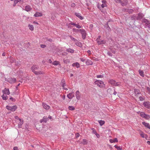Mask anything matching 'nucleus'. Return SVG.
Segmentation results:
<instances>
[{
	"mask_svg": "<svg viewBox=\"0 0 150 150\" xmlns=\"http://www.w3.org/2000/svg\"><path fill=\"white\" fill-rule=\"evenodd\" d=\"M38 68L39 67L38 66L35 65L32 66L31 69L32 71L36 75H39L44 74V72L42 71H35V70H37Z\"/></svg>",
	"mask_w": 150,
	"mask_h": 150,
	"instance_id": "obj_1",
	"label": "nucleus"
},
{
	"mask_svg": "<svg viewBox=\"0 0 150 150\" xmlns=\"http://www.w3.org/2000/svg\"><path fill=\"white\" fill-rule=\"evenodd\" d=\"M94 83L95 84L97 85L100 88H103L105 87V85L102 81L97 80Z\"/></svg>",
	"mask_w": 150,
	"mask_h": 150,
	"instance_id": "obj_2",
	"label": "nucleus"
},
{
	"mask_svg": "<svg viewBox=\"0 0 150 150\" xmlns=\"http://www.w3.org/2000/svg\"><path fill=\"white\" fill-rule=\"evenodd\" d=\"M109 83L113 86H118L120 84V82H116L114 80H110L108 81Z\"/></svg>",
	"mask_w": 150,
	"mask_h": 150,
	"instance_id": "obj_3",
	"label": "nucleus"
},
{
	"mask_svg": "<svg viewBox=\"0 0 150 150\" xmlns=\"http://www.w3.org/2000/svg\"><path fill=\"white\" fill-rule=\"evenodd\" d=\"M6 108L8 110L14 112L17 109V107L16 105H14L12 106L7 105L6 107Z\"/></svg>",
	"mask_w": 150,
	"mask_h": 150,
	"instance_id": "obj_4",
	"label": "nucleus"
},
{
	"mask_svg": "<svg viewBox=\"0 0 150 150\" xmlns=\"http://www.w3.org/2000/svg\"><path fill=\"white\" fill-rule=\"evenodd\" d=\"M80 32L81 34L82 38L83 39H85L87 35L86 30L83 29H80Z\"/></svg>",
	"mask_w": 150,
	"mask_h": 150,
	"instance_id": "obj_5",
	"label": "nucleus"
},
{
	"mask_svg": "<svg viewBox=\"0 0 150 150\" xmlns=\"http://www.w3.org/2000/svg\"><path fill=\"white\" fill-rule=\"evenodd\" d=\"M5 80L10 83H12L15 82L16 81V78H10L8 79L5 78Z\"/></svg>",
	"mask_w": 150,
	"mask_h": 150,
	"instance_id": "obj_6",
	"label": "nucleus"
},
{
	"mask_svg": "<svg viewBox=\"0 0 150 150\" xmlns=\"http://www.w3.org/2000/svg\"><path fill=\"white\" fill-rule=\"evenodd\" d=\"M140 115L142 117L147 119H149L150 118V116L146 114L144 112H141L140 113Z\"/></svg>",
	"mask_w": 150,
	"mask_h": 150,
	"instance_id": "obj_7",
	"label": "nucleus"
},
{
	"mask_svg": "<svg viewBox=\"0 0 150 150\" xmlns=\"http://www.w3.org/2000/svg\"><path fill=\"white\" fill-rule=\"evenodd\" d=\"M96 41H97V42L98 44V45H101L102 44H105L106 42V41L105 40H102L100 39H99V38L97 39Z\"/></svg>",
	"mask_w": 150,
	"mask_h": 150,
	"instance_id": "obj_8",
	"label": "nucleus"
},
{
	"mask_svg": "<svg viewBox=\"0 0 150 150\" xmlns=\"http://www.w3.org/2000/svg\"><path fill=\"white\" fill-rule=\"evenodd\" d=\"M2 92H3L4 94L7 95H9L10 93L9 89L6 88L2 90Z\"/></svg>",
	"mask_w": 150,
	"mask_h": 150,
	"instance_id": "obj_9",
	"label": "nucleus"
},
{
	"mask_svg": "<svg viewBox=\"0 0 150 150\" xmlns=\"http://www.w3.org/2000/svg\"><path fill=\"white\" fill-rule=\"evenodd\" d=\"M74 92H72L69 93V94H68L67 95V97L69 99H71L73 98L74 96Z\"/></svg>",
	"mask_w": 150,
	"mask_h": 150,
	"instance_id": "obj_10",
	"label": "nucleus"
},
{
	"mask_svg": "<svg viewBox=\"0 0 150 150\" xmlns=\"http://www.w3.org/2000/svg\"><path fill=\"white\" fill-rule=\"evenodd\" d=\"M143 105L146 108L148 109L150 108V104L149 102H145L143 103Z\"/></svg>",
	"mask_w": 150,
	"mask_h": 150,
	"instance_id": "obj_11",
	"label": "nucleus"
},
{
	"mask_svg": "<svg viewBox=\"0 0 150 150\" xmlns=\"http://www.w3.org/2000/svg\"><path fill=\"white\" fill-rule=\"evenodd\" d=\"M128 3V1L127 0H123L121 1L120 3L122 6H126L127 5Z\"/></svg>",
	"mask_w": 150,
	"mask_h": 150,
	"instance_id": "obj_12",
	"label": "nucleus"
},
{
	"mask_svg": "<svg viewBox=\"0 0 150 150\" xmlns=\"http://www.w3.org/2000/svg\"><path fill=\"white\" fill-rule=\"evenodd\" d=\"M144 22L145 23V26L146 27H148L150 28V23L146 19H145L144 21Z\"/></svg>",
	"mask_w": 150,
	"mask_h": 150,
	"instance_id": "obj_13",
	"label": "nucleus"
},
{
	"mask_svg": "<svg viewBox=\"0 0 150 150\" xmlns=\"http://www.w3.org/2000/svg\"><path fill=\"white\" fill-rule=\"evenodd\" d=\"M76 98L78 100H79L81 97L80 93L79 91H77L76 92Z\"/></svg>",
	"mask_w": 150,
	"mask_h": 150,
	"instance_id": "obj_14",
	"label": "nucleus"
},
{
	"mask_svg": "<svg viewBox=\"0 0 150 150\" xmlns=\"http://www.w3.org/2000/svg\"><path fill=\"white\" fill-rule=\"evenodd\" d=\"M137 16V20H140L143 18V15L142 13H140L138 14V16Z\"/></svg>",
	"mask_w": 150,
	"mask_h": 150,
	"instance_id": "obj_15",
	"label": "nucleus"
},
{
	"mask_svg": "<svg viewBox=\"0 0 150 150\" xmlns=\"http://www.w3.org/2000/svg\"><path fill=\"white\" fill-rule=\"evenodd\" d=\"M42 106L43 108L46 110L49 109L50 108V106L45 103H42Z\"/></svg>",
	"mask_w": 150,
	"mask_h": 150,
	"instance_id": "obj_16",
	"label": "nucleus"
},
{
	"mask_svg": "<svg viewBox=\"0 0 150 150\" xmlns=\"http://www.w3.org/2000/svg\"><path fill=\"white\" fill-rule=\"evenodd\" d=\"M42 16V13H41L39 12H36L35 14L34 15V16L35 17H38L39 16Z\"/></svg>",
	"mask_w": 150,
	"mask_h": 150,
	"instance_id": "obj_17",
	"label": "nucleus"
},
{
	"mask_svg": "<svg viewBox=\"0 0 150 150\" xmlns=\"http://www.w3.org/2000/svg\"><path fill=\"white\" fill-rule=\"evenodd\" d=\"M86 64L87 65H92L93 64V62L90 60L87 59L86 61Z\"/></svg>",
	"mask_w": 150,
	"mask_h": 150,
	"instance_id": "obj_18",
	"label": "nucleus"
},
{
	"mask_svg": "<svg viewBox=\"0 0 150 150\" xmlns=\"http://www.w3.org/2000/svg\"><path fill=\"white\" fill-rule=\"evenodd\" d=\"M48 120V118L47 117L44 116L43 117V119L40 120V122L42 123V122H46Z\"/></svg>",
	"mask_w": 150,
	"mask_h": 150,
	"instance_id": "obj_19",
	"label": "nucleus"
},
{
	"mask_svg": "<svg viewBox=\"0 0 150 150\" xmlns=\"http://www.w3.org/2000/svg\"><path fill=\"white\" fill-rule=\"evenodd\" d=\"M142 124L145 127L150 129V125L149 123L143 122H142Z\"/></svg>",
	"mask_w": 150,
	"mask_h": 150,
	"instance_id": "obj_20",
	"label": "nucleus"
},
{
	"mask_svg": "<svg viewBox=\"0 0 150 150\" xmlns=\"http://www.w3.org/2000/svg\"><path fill=\"white\" fill-rule=\"evenodd\" d=\"M19 120L20 121V122L18 123V128H20L21 127L22 125L23 124V120L21 119H19Z\"/></svg>",
	"mask_w": 150,
	"mask_h": 150,
	"instance_id": "obj_21",
	"label": "nucleus"
},
{
	"mask_svg": "<svg viewBox=\"0 0 150 150\" xmlns=\"http://www.w3.org/2000/svg\"><path fill=\"white\" fill-rule=\"evenodd\" d=\"M75 14L77 17H78L81 20H82L83 19V18L81 16V14L80 13H76Z\"/></svg>",
	"mask_w": 150,
	"mask_h": 150,
	"instance_id": "obj_22",
	"label": "nucleus"
},
{
	"mask_svg": "<svg viewBox=\"0 0 150 150\" xmlns=\"http://www.w3.org/2000/svg\"><path fill=\"white\" fill-rule=\"evenodd\" d=\"M72 66L73 67H76L77 68H78L80 67V64L79 63L77 62H76L73 63L72 64Z\"/></svg>",
	"mask_w": 150,
	"mask_h": 150,
	"instance_id": "obj_23",
	"label": "nucleus"
},
{
	"mask_svg": "<svg viewBox=\"0 0 150 150\" xmlns=\"http://www.w3.org/2000/svg\"><path fill=\"white\" fill-rule=\"evenodd\" d=\"M61 84L63 87H64L66 86V83L65 80L64 79H62L61 81Z\"/></svg>",
	"mask_w": 150,
	"mask_h": 150,
	"instance_id": "obj_24",
	"label": "nucleus"
},
{
	"mask_svg": "<svg viewBox=\"0 0 150 150\" xmlns=\"http://www.w3.org/2000/svg\"><path fill=\"white\" fill-rule=\"evenodd\" d=\"M25 9L26 11H31V10L32 9V8L30 6L28 5L25 6Z\"/></svg>",
	"mask_w": 150,
	"mask_h": 150,
	"instance_id": "obj_25",
	"label": "nucleus"
},
{
	"mask_svg": "<svg viewBox=\"0 0 150 150\" xmlns=\"http://www.w3.org/2000/svg\"><path fill=\"white\" fill-rule=\"evenodd\" d=\"M125 11L126 12H128L129 14L132 13L134 11V10L133 9H125Z\"/></svg>",
	"mask_w": 150,
	"mask_h": 150,
	"instance_id": "obj_26",
	"label": "nucleus"
},
{
	"mask_svg": "<svg viewBox=\"0 0 150 150\" xmlns=\"http://www.w3.org/2000/svg\"><path fill=\"white\" fill-rule=\"evenodd\" d=\"M66 51L68 52L73 53L74 52V50L70 48H67L66 49Z\"/></svg>",
	"mask_w": 150,
	"mask_h": 150,
	"instance_id": "obj_27",
	"label": "nucleus"
},
{
	"mask_svg": "<svg viewBox=\"0 0 150 150\" xmlns=\"http://www.w3.org/2000/svg\"><path fill=\"white\" fill-rule=\"evenodd\" d=\"M134 92L136 95L140 94V91L139 89H135L134 90Z\"/></svg>",
	"mask_w": 150,
	"mask_h": 150,
	"instance_id": "obj_28",
	"label": "nucleus"
},
{
	"mask_svg": "<svg viewBox=\"0 0 150 150\" xmlns=\"http://www.w3.org/2000/svg\"><path fill=\"white\" fill-rule=\"evenodd\" d=\"M75 44L76 45L79 46L80 47H81L82 46V45L81 42H79L77 40V42H75Z\"/></svg>",
	"mask_w": 150,
	"mask_h": 150,
	"instance_id": "obj_29",
	"label": "nucleus"
},
{
	"mask_svg": "<svg viewBox=\"0 0 150 150\" xmlns=\"http://www.w3.org/2000/svg\"><path fill=\"white\" fill-rule=\"evenodd\" d=\"M2 99L4 100H6L8 98V96L5 94H3L2 96Z\"/></svg>",
	"mask_w": 150,
	"mask_h": 150,
	"instance_id": "obj_30",
	"label": "nucleus"
},
{
	"mask_svg": "<svg viewBox=\"0 0 150 150\" xmlns=\"http://www.w3.org/2000/svg\"><path fill=\"white\" fill-rule=\"evenodd\" d=\"M98 121L101 126L104 125L105 122L104 121L102 120H98Z\"/></svg>",
	"mask_w": 150,
	"mask_h": 150,
	"instance_id": "obj_31",
	"label": "nucleus"
},
{
	"mask_svg": "<svg viewBox=\"0 0 150 150\" xmlns=\"http://www.w3.org/2000/svg\"><path fill=\"white\" fill-rule=\"evenodd\" d=\"M139 71L140 75L142 77H144V76L143 71L141 70H139Z\"/></svg>",
	"mask_w": 150,
	"mask_h": 150,
	"instance_id": "obj_32",
	"label": "nucleus"
},
{
	"mask_svg": "<svg viewBox=\"0 0 150 150\" xmlns=\"http://www.w3.org/2000/svg\"><path fill=\"white\" fill-rule=\"evenodd\" d=\"M68 109L71 110H74L75 109L74 107L72 106H69L68 107Z\"/></svg>",
	"mask_w": 150,
	"mask_h": 150,
	"instance_id": "obj_33",
	"label": "nucleus"
},
{
	"mask_svg": "<svg viewBox=\"0 0 150 150\" xmlns=\"http://www.w3.org/2000/svg\"><path fill=\"white\" fill-rule=\"evenodd\" d=\"M137 16L134 15H133L131 17V19L132 20H135L136 19H137Z\"/></svg>",
	"mask_w": 150,
	"mask_h": 150,
	"instance_id": "obj_34",
	"label": "nucleus"
},
{
	"mask_svg": "<svg viewBox=\"0 0 150 150\" xmlns=\"http://www.w3.org/2000/svg\"><path fill=\"white\" fill-rule=\"evenodd\" d=\"M28 26L31 30H34V27L32 25H29Z\"/></svg>",
	"mask_w": 150,
	"mask_h": 150,
	"instance_id": "obj_35",
	"label": "nucleus"
},
{
	"mask_svg": "<svg viewBox=\"0 0 150 150\" xmlns=\"http://www.w3.org/2000/svg\"><path fill=\"white\" fill-rule=\"evenodd\" d=\"M70 37L72 40L73 41L75 42H77V40L76 39L73 37L71 36H70Z\"/></svg>",
	"mask_w": 150,
	"mask_h": 150,
	"instance_id": "obj_36",
	"label": "nucleus"
},
{
	"mask_svg": "<svg viewBox=\"0 0 150 150\" xmlns=\"http://www.w3.org/2000/svg\"><path fill=\"white\" fill-rule=\"evenodd\" d=\"M72 30L73 32H75V33H77L78 32L80 31V29H78L74 28H73Z\"/></svg>",
	"mask_w": 150,
	"mask_h": 150,
	"instance_id": "obj_37",
	"label": "nucleus"
},
{
	"mask_svg": "<svg viewBox=\"0 0 150 150\" xmlns=\"http://www.w3.org/2000/svg\"><path fill=\"white\" fill-rule=\"evenodd\" d=\"M87 143V141L86 139H83V142L82 144L84 145L86 144Z\"/></svg>",
	"mask_w": 150,
	"mask_h": 150,
	"instance_id": "obj_38",
	"label": "nucleus"
},
{
	"mask_svg": "<svg viewBox=\"0 0 150 150\" xmlns=\"http://www.w3.org/2000/svg\"><path fill=\"white\" fill-rule=\"evenodd\" d=\"M75 27L78 28H81L82 27L81 25H80L79 23L76 24Z\"/></svg>",
	"mask_w": 150,
	"mask_h": 150,
	"instance_id": "obj_39",
	"label": "nucleus"
},
{
	"mask_svg": "<svg viewBox=\"0 0 150 150\" xmlns=\"http://www.w3.org/2000/svg\"><path fill=\"white\" fill-rule=\"evenodd\" d=\"M59 62L58 61H55L52 63V64L54 65H57L59 64Z\"/></svg>",
	"mask_w": 150,
	"mask_h": 150,
	"instance_id": "obj_40",
	"label": "nucleus"
},
{
	"mask_svg": "<svg viewBox=\"0 0 150 150\" xmlns=\"http://www.w3.org/2000/svg\"><path fill=\"white\" fill-rule=\"evenodd\" d=\"M69 60L68 59H64V62L65 63L67 64V63H69Z\"/></svg>",
	"mask_w": 150,
	"mask_h": 150,
	"instance_id": "obj_41",
	"label": "nucleus"
},
{
	"mask_svg": "<svg viewBox=\"0 0 150 150\" xmlns=\"http://www.w3.org/2000/svg\"><path fill=\"white\" fill-rule=\"evenodd\" d=\"M92 130V133L93 134H96V130H95V129L94 128H92L91 129Z\"/></svg>",
	"mask_w": 150,
	"mask_h": 150,
	"instance_id": "obj_42",
	"label": "nucleus"
},
{
	"mask_svg": "<svg viewBox=\"0 0 150 150\" xmlns=\"http://www.w3.org/2000/svg\"><path fill=\"white\" fill-rule=\"evenodd\" d=\"M18 2V1H17V0H15L14 1V4H13V6H15L16 4Z\"/></svg>",
	"mask_w": 150,
	"mask_h": 150,
	"instance_id": "obj_43",
	"label": "nucleus"
},
{
	"mask_svg": "<svg viewBox=\"0 0 150 150\" xmlns=\"http://www.w3.org/2000/svg\"><path fill=\"white\" fill-rule=\"evenodd\" d=\"M103 77V76L102 75H98L96 76L97 78H102Z\"/></svg>",
	"mask_w": 150,
	"mask_h": 150,
	"instance_id": "obj_44",
	"label": "nucleus"
},
{
	"mask_svg": "<svg viewBox=\"0 0 150 150\" xmlns=\"http://www.w3.org/2000/svg\"><path fill=\"white\" fill-rule=\"evenodd\" d=\"M10 100H11L12 101H13V102L15 101V100H16L14 98H13L12 97L10 98Z\"/></svg>",
	"mask_w": 150,
	"mask_h": 150,
	"instance_id": "obj_45",
	"label": "nucleus"
},
{
	"mask_svg": "<svg viewBox=\"0 0 150 150\" xmlns=\"http://www.w3.org/2000/svg\"><path fill=\"white\" fill-rule=\"evenodd\" d=\"M69 25H74V26H76V23H73V22H71V23H69Z\"/></svg>",
	"mask_w": 150,
	"mask_h": 150,
	"instance_id": "obj_46",
	"label": "nucleus"
},
{
	"mask_svg": "<svg viewBox=\"0 0 150 150\" xmlns=\"http://www.w3.org/2000/svg\"><path fill=\"white\" fill-rule=\"evenodd\" d=\"M140 135L142 137H144V134L142 132H141Z\"/></svg>",
	"mask_w": 150,
	"mask_h": 150,
	"instance_id": "obj_47",
	"label": "nucleus"
},
{
	"mask_svg": "<svg viewBox=\"0 0 150 150\" xmlns=\"http://www.w3.org/2000/svg\"><path fill=\"white\" fill-rule=\"evenodd\" d=\"M107 6V5L106 4H102L101 5V7L102 8H104V7H106Z\"/></svg>",
	"mask_w": 150,
	"mask_h": 150,
	"instance_id": "obj_48",
	"label": "nucleus"
},
{
	"mask_svg": "<svg viewBox=\"0 0 150 150\" xmlns=\"http://www.w3.org/2000/svg\"><path fill=\"white\" fill-rule=\"evenodd\" d=\"M80 59L81 60V61L82 62H84L86 60V59H85L82 58H80Z\"/></svg>",
	"mask_w": 150,
	"mask_h": 150,
	"instance_id": "obj_49",
	"label": "nucleus"
},
{
	"mask_svg": "<svg viewBox=\"0 0 150 150\" xmlns=\"http://www.w3.org/2000/svg\"><path fill=\"white\" fill-rule=\"evenodd\" d=\"M107 54L109 56H112V54L110 52H108Z\"/></svg>",
	"mask_w": 150,
	"mask_h": 150,
	"instance_id": "obj_50",
	"label": "nucleus"
},
{
	"mask_svg": "<svg viewBox=\"0 0 150 150\" xmlns=\"http://www.w3.org/2000/svg\"><path fill=\"white\" fill-rule=\"evenodd\" d=\"M139 98L140 101H143L144 100V98H142V97L141 96L139 97Z\"/></svg>",
	"mask_w": 150,
	"mask_h": 150,
	"instance_id": "obj_51",
	"label": "nucleus"
},
{
	"mask_svg": "<svg viewBox=\"0 0 150 150\" xmlns=\"http://www.w3.org/2000/svg\"><path fill=\"white\" fill-rule=\"evenodd\" d=\"M40 47L42 48H44L46 47V45H41Z\"/></svg>",
	"mask_w": 150,
	"mask_h": 150,
	"instance_id": "obj_52",
	"label": "nucleus"
},
{
	"mask_svg": "<svg viewBox=\"0 0 150 150\" xmlns=\"http://www.w3.org/2000/svg\"><path fill=\"white\" fill-rule=\"evenodd\" d=\"M116 149L117 150H121V148L120 146H118L117 147H116Z\"/></svg>",
	"mask_w": 150,
	"mask_h": 150,
	"instance_id": "obj_53",
	"label": "nucleus"
},
{
	"mask_svg": "<svg viewBox=\"0 0 150 150\" xmlns=\"http://www.w3.org/2000/svg\"><path fill=\"white\" fill-rule=\"evenodd\" d=\"M114 142H118V140L117 138H115L114 140L113 141Z\"/></svg>",
	"mask_w": 150,
	"mask_h": 150,
	"instance_id": "obj_54",
	"label": "nucleus"
},
{
	"mask_svg": "<svg viewBox=\"0 0 150 150\" xmlns=\"http://www.w3.org/2000/svg\"><path fill=\"white\" fill-rule=\"evenodd\" d=\"M102 2L103 4H106V1L105 0H103L102 1Z\"/></svg>",
	"mask_w": 150,
	"mask_h": 150,
	"instance_id": "obj_55",
	"label": "nucleus"
},
{
	"mask_svg": "<svg viewBox=\"0 0 150 150\" xmlns=\"http://www.w3.org/2000/svg\"><path fill=\"white\" fill-rule=\"evenodd\" d=\"M13 150H18V147H17L16 146H14L13 147Z\"/></svg>",
	"mask_w": 150,
	"mask_h": 150,
	"instance_id": "obj_56",
	"label": "nucleus"
},
{
	"mask_svg": "<svg viewBox=\"0 0 150 150\" xmlns=\"http://www.w3.org/2000/svg\"><path fill=\"white\" fill-rule=\"evenodd\" d=\"M115 1L117 2L118 3H120L121 1V0H115Z\"/></svg>",
	"mask_w": 150,
	"mask_h": 150,
	"instance_id": "obj_57",
	"label": "nucleus"
},
{
	"mask_svg": "<svg viewBox=\"0 0 150 150\" xmlns=\"http://www.w3.org/2000/svg\"><path fill=\"white\" fill-rule=\"evenodd\" d=\"M107 29L109 31H110L111 30V29L109 27L108 25V27L107 28Z\"/></svg>",
	"mask_w": 150,
	"mask_h": 150,
	"instance_id": "obj_58",
	"label": "nucleus"
},
{
	"mask_svg": "<svg viewBox=\"0 0 150 150\" xmlns=\"http://www.w3.org/2000/svg\"><path fill=\"white\" fill-rule=\"evenodd\" d=\"M113 141V140L111 139H110V142L111 143H112L114 142Z\"/></svg>",
	"mask_w": 150,
	"mask_h": 150,
	"instance_id": "obj_59",
	"label": "nucleus"
},
{
	"mask_svg": "<svg viewBox=\"0 0 150 150\" xmlns=\"http://www.w3.org/2000/svg\"><path fill=\"white\" fill-rule=\"evenodd\" d=\"M15 118L16 119H18V120H19V119H21L20 118H19L18 116H16L15 117Z\"/></svg>",
	"mask_w": 150,
	"mask_h": 150,
	"instance_id": "obj_60",
	"label": "nucleus"
},
{
	"mask_svg": "<svg viewBox=\"0 0 150 150\" xmlns=\"http://www.w3.org/2000/svg\"><path fill=\"white\" fill-rule=\"evenodd\" d=\"M114 92L113 93V94L114 95H115L117 94V92L116 91H115V89L114 90Z\"/></svg>",
	"mask_w": 150,
	"mask_h": 150,
	"instance_id": "obj_61",
	"label": "nucleus"
},
{
	"mask_svg": "<svg viewBox=\"0 0 150 150\" xmlns=\"http://www.w3.org/2000/svg\"><path fill=\"white\" fill-rule=\"evenodd\" d=\"M147 89L149 92H150V88L149 87H147Z\"/></svg>",
	"mask_w": 150,
	"mask_h": 150,
	"instance_id": "obj_62",
	"label": "nucleus"
},
{
	"mask_svg": "<svg viewBox=\"0 0 150 150\" xmlns=\"http://www.w3.org/2000/svg\"><path fill=\"white\" fill-rule=\"evenodd\" d=\"M87 52L89 54H91V52L90 50H88L87 51Z\"/></svg>",
	"mask_w": 150,
	"mask_h": 150,
	"instance_id": "obj_63",
	"label": "nucleus"
},
{
	"mask_svg": "<svg viewBox=\"0 0 150 150\" xmlns=\"http://www.w3.org/2000/svg\"><path fill=\"white\" fill-rule=\"evenodd\" d=\"M147 143L150 145V141H147Z\"/></svg>",
	"mask_w": 150,
	"mask_h": 150,
	"instance_id": "obj_64",
	"label": "nucleus"
}]
</instances>
